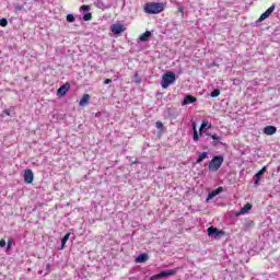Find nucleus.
I'll list each match as a JSON object with an SVG mask.
<instances>
[{"label": "nucleus", "instance_id": "1", "mask_svg": "<svg viewBox=\"0 0 280 280\" xmlns=\"http://www.w3.org/2000/svg\"><path fill=\"white\" fill-rule=\"evenodd\" d=\"M165 10L161 2H149L144 4L145 14H161Z\"/></svg>", "mask_w": 280, "mask_h": 280}, {"label": "nucleus", "instance_id": "2", "mask_svg": "<svg viewBox=\"0 0 280 280\" xmlns=\"http://www.w3.org/2000/svg\"><path fill=\"white\" fill-rule=\"evenodd\" d=\"M222 163H224V156L222 155L213 156L210 163L208 164L209 172H218L220 167H222Z\"/></svg>", "mask_w": 280, "mask_h": 280}, {"label": "nucleus", "instance_id": "3", "mask_svg": "<svg viewBox=\"0 0 280 280\" xmlns=\"http://www.w3.org/2000/svg\"><path fill=\"white\" fill-rule=\"evenodd\" d=\"M174 82H176V74L174 72H166L162 77L161 86L162 89H168Z\"/></svg>", "mask_w": 280, "mask_h": 280}, {"label": "nucleus", "instance_id": "4", "mask_svg": "<svg viewBox=\"0 0 280 280\" xmlns=\"http://www.w3.org/2000/svg\"><path fill=\"white\" fill-rule=\"evenodd\" d=\"M208 235H209V237L218 238V237H220V235L224 236L225 232L223 230H218V228L210 226V228H208Z\"/></svg>", "mask_w": 280, "mask_h": 280}, {"label": "nucleus", "instance_id": "5", "mask_svg": "<svg viewBox=\"0 0 280 280\" xmlns=\"http://www.w3.org/2000/svg\"><path fill=\"white\" fill-rule=\"evenodd\" d=\"M174 275H176V270L171 269V270L162 271L158 275L152 276L151 280L163 279L164 277H174Z\"/></svg>", "mask_w": 280, "mask_h": 280}, {"label": "nucleus", "instance_id": "6", "mask_svg": "<svg viewBox=\"0 0 280 280\" xmlns=\"http://www.w3.org/2000/svg\"><path fill=\"white\" fill-rule=\"evenodd\" d=\"M69 91H71V84L69 82H66L63 85H61L57 90V96L65 97V95H67V93H69Z\"/></svg>", "mask_w": 280, "mask_h": 280}, {"label": "nucleus", "instance_id": "7", "mask_svg": "<svg viewBox=\"0 0 280 280\" xmlns=\"http://www.w3.org/2000/svg\"><path fill=\"white\" fill-rule=\"evenodd\" d=\"M24 182L26 185H32L34 183V172H32V170L28 168L24 172Z\"/></svg>", "mask_w": 280, "mask_h": 280}, {"label": "nucleus", "instance_id": "8", "mask_svg": "<svg viewBox=\"0 0 280 280\" xmlns=\"http://www.w3.org/2000/svg\"><path fill=\"white\" fill-rule=\"evenodd\" d=\"M264 135H267L268 137L272 135H277V127L275 126H266L262 130Z\"/></svg>", "mask_w": 280, "mask_h": 280}, {"label": "nucleus", "instance_id": "9", "mask_svg": "<svg viewBox=\"0 0 280 280\" xmlns=\"http://www.w3.org/2000/svg\"><path fill=\"white\" fill-rule=\"evenodd\" d=\"M222 191H224V188L222 186L212 190L211 192L208 194V200H213V198H215V196H218L219 194H222Z\"/></svg>", "mask_w": 280, "mask_h": 280}, {"label": "nucleus", "instance_id": "10", "mask_svg": "<svg viewBox=\"0 0 280 280\" xmlns=\"http://www.w3.org/2000/svg\"><path fill=\"white\" fill-rule=\"evenodd\" d=\"M113 34H121L122 32H126V27L121 24H114L112 26Z\"/></svg>", "mask_w": 280, "mask_h": 280}, {"label": "nucleus", "instance_id": "11", "mask_svg": "<svg viewBox=\"0 0 280 280\" xmlns=\"http://www.w3.org/2000/svg\"><path fill=\"white\" fill-rule=\"evenodd\" d=\"M198 102V98L196 96L187 95L184 98V102L182 103V106H187V104H194Z\"/></svg>", "mask_w": 280, "mask_h": 280}, {"label": "nucleus", "instance_id": "12", "mask_svg": "<svg viewBox=\"0 0 280 280\" xmlns=\"http://www.w3.org/2000/svg\"><path fill=\"white\" fill-rule=\"evenodd\" d=\"M151 36H152V32L145 31L143 34H141V35L139 36V40H140L141 43H148V40L150 39Z\"/></svg>", "mask_w": 280, "mask_h": 280}, {"label": "nucleus", "instance_id": "13", "mask_svg": "<svg viewBox=\"0 0 280 280\" xmlns=\"http://www.w3.org/2000/svg\"><path fill=\"white\" fill-rule=\"evenodd\" d=\"M250 209H253V205L250 203H246L240 211V213H237L236 215H244L246 213H248L250 211Z\"/></svg>", "mask_w": 280, "mask_h": 280}, {"label": "nucleus", "instance_id": "14", "mask_svg": "<svg viewBox=\"0 0 280 280\" xmlns=\"http://www.w3.org/2000/svg\"><path fill=\"white\" fill-rule=\"evenodd\" d=\"M148 259H149L148 254H140V255L136 258V261H137V264H143V262L148 261Z\"/></svg>", "mask_w": 280, "mask_h": 280}, {"label": "nucleus", "instance_id": "15", "mask_svg": "<svg viewBox=\"0 0 280 280\" xmlns=\"http://www.w3.org/2000/svg\"><path fill=\"white\" fill-rule=\"evenodd\" d=\"M209 156L208 152H201L198 156V159L196 160V164L200 165L201 162L205 161V159H207Z\"/></svg>", "mask_w": 280, "mask_h": 280}, {"label": "nucleus", "instance_id": "16", "mask_svg": "<svg viewBox=\"0 0 280 280\" xmlns=\"http://www.w3.org/2000/svg\"><path fill=\"white\" fill-rule=\"evenodd\" d=\"M91 96L89 94H83L82 98L80 100L79 106H85V104H89Z\"/></svg>", "mask_w": 280, "mask_h": 280}, {"label": "nucleus", "instance_id": "17", "mask_svg": "<svg viewBox=\"0 0 280 280\" xmlns=\"http://www.w3.org/2000/svg\"><path fill=\"white\" fill-rule=\"evenodd\" d=\"M69 237H71V233H67L62 240H61V248H65V244H67V242H69Z\"/></svg>", "mask_w": 280, "mask_h": 280}, {"label": "nucleus", "instance_id": "18", "mask_svg": "<svg viewBox=\"0 0 280 280\" xmlns=\"http://www.w3.org/2000/svg\"><path fill=\"white\" fill-rule=\"evenodd\" d=\"M208 137H211V139H213L215 142H214V145H218V143H220V136H218L217 133L214 135H211V133H207Z\"/></svg>", "mask_w": 280, "mask_h": 280}, {"label": "nucleus", "instance_id": "19", "mask_svg": "<svg viewBox=\"0 0 280 280\" xmlns=\"http://www.w3.org/2000/svg\"><path fill=\"white\" fill-rule=\"evenodd\" d=\"M155 127L158 128V130H161L163 132V130H165V126L163 125L162 121L158 120L155 122Z\"/></svg>", "mask_w": 280, "mask_h": 280}, {"label": "nucleus", "instance_id": "20", "mask_svg": "<svg viewBox=\"0 0 280 280\" xmlns=\"http://www.w3.org/2000/svg\"><path fill=\"white\" fill-rule=\"evenodd\" d=\"M192 130H194L192 139L194 141H198L200 138L198 137V130H196V125L192 126Z\"/></svg>", "mask_w": 280, "mask_h": 280}, {"label": "nucleus", "instance_id": "21", "mask_svg": "<svg viewBox=\"0 0 280 280\" xmlns=\"http://www.w3.org/2000/svg\"><path fill=\"white\" fill-rule=\"evenodd\" d=\"M266 170H267V167L264 166L260 171H258V173H256L255 177L261 178L262 174H266Z\"/></svg>", "mask_w": 280, "mask_h": 280}, {"label": "nucleus", "instance_id": "22", "mask_svg": "<svg viewBox=\"0 0 280 280\" xmlns=\"http://www.w3.org/2000/svg\"><path fill=\"white\" fill-rule=\"evenodd\" d=\"M275 8H276V5L272 4V5L267 10V12H265V14L269 18L270 14H272V12H275Z\"/></svg>", "mask_w": 280, "mask_h": 280}, {"label": "nucleus", "instance_id": "23", "mask_svg": "<svg viewBox=\"0 0 280 280\" xmlns=\"http://www.w3.org/2000/svg\"><path fill=\"white\" fill-rule=\"evenodd\" d=\"M266 19H268V15L264 12L256 21V23H261L262 21H266Z\"/></svg>", "mask_w": 280, "mask_h": 280}, {"label": "nucleus", "instance_id": "24", "mask_svg": "<svg viewBox=\"0 0 280 280\" xmlns=\"http://www.w3.org/2000/svg\"><path fill=\"white\" fill-rule=\"evenodd\" d=\"M80 10H81L82 12H89V10H91V5H89V4H83V5H81Z\"/></svg>", "mask_w": 280, "mask_h": 280}, {"label": "nucleus", "instance_id": "25", "mask_svg": "<svg viewBox=\"0 0 280 280\" xmlns=\"http://www.w3.org/2000/svg\"><path fill=\"white\" fill-rule=\"evenodd\" d=\"M66 20L68 21V23H74L75 18L73 16V14H68Z\"/></svg>", "mask_w": 280, "mask_h": 280}, {"label": "nucleus", "instance_id": "26", "mask_svg": "<svg viewBox=\"0 0 280 280\" xmlns=\"http://www.w3.org/2000/svg\"><path fill=\"white\" fill-rule=\"evenodd\" d=\"M0 26H1V27H8V20H7L5 18H2V19L0 20Z\"/></svg>", "mask_w": 280, "mask_h": 280}, {"label": "nucleus", "instance_id": "27", "mask_svg": "<svg viewBox=\"0 0 280 280\" xmlns=\"http://www.w3.org/2000/svg\"><path fill=\"white\" fill-rule=\"evenodd\" d=\"M220 95V90L215 89L211 92L210 97H218Z\"/></svg>", "mask_w": 280, "mask_h": 280}, {"label": "nucleus", "instance_id": "28", "mask_svg": "<svg viewBox=\"0 0 280 280\" xmlns=\"http://www.w3.org/2000/svg\"><path fill=\"white\" fill-rule=\"evenodd\" d=\"M91 19H93L92 13H86V14L83 15V21H91Z\"/></svg>", "mask_w": 280, "mask_h": 280}, {"label": "nucleus", "instance_id": "29", "mask_svg": "<svg viewBox=\"0 0 280 280\" xmlns=\"http://www.w3.org/2000/svg\"><path fill=\"white\" fill-rule=\"evenodd\" d=\"M207 126H209V122L203 121V122L201 124V126H200V130L207 128Z\"/></svg>", "mask_w": 280, "mask_h": 280}, {"label": "nucleus", "instance_id": "30", "mask_svg": "<svg viewBox=\"0 0 280 280\" xmlns=\"http://www.w3.org/2000/svg\"><path fill=\"white\" fill-rule=\"evenodd\" d=\"M177 12H180L182 13V16H185V10L183 9V7H179L177 9Z\"/></svg>", "mask_w": 280, "mask_h": 280}, {"label": "nucleus", "instance_id": "31", "mask_svg": "<svg viewBox=\"0 0 280 280\" xmlns=\"http://www.w3.org/2000/svg\"><path fill=\"white\" fill-rule=\"evenodd\" d=\"M5 246V240L1 238L0 240V248H4Z\"/></svg>", "mask_w": 280, "mask_h": 280}, {"label": "nucleus", "instance_id": "32", "mask_svg": "<svg viewBox=\"0 0 280 280\" xmlns=\"http://www.w3.org/2000/svg\"><path fill=\"white\" fill-rule=\"evenodd\" d=\"M11 248H12V241H9L7 245V250H10Z\"/></svg>", "mask_w": 280, "mask_h": 280}, {"label": "nucleus", "instance_id": "33", "mask_svg": "<svg viewBox=\"0 0 280 280\" xmlns=\"http://www.w3.org/2000/svg\"><path fill=\"white\" fill-rule=\"evenodd\" d=\"M46 270H47V272L45 275H47L49 272V270H51V264L46 265Z\"/></svg>", "mask_w": 280, "mask_h": 280}, {"label": "nucleus", "instance_id": "34", "mask_svg": "<svg viewBox=\"0 0 280 280\" xmlns=\"http://www.w3.org/2000/svg\"><path fill=\"white\" fill-rule=\"evenodd\" d=\"M110 82H113V80H110V79H105L104 80V84H110Z\"/></svg>", "mask_w": 280, "mask_h": 280}, {"label": "nucleus", "instance_id": "35", "mask_svg": "<svg viewBox=\"0 0 280 280\" xmlns=\"http://www.w3.org/2000/svg\"><path fill=\"white\" fill-rule=\"evenodd\" d=\"M259 180H261V178L257 177L256 182L254 183L255 186L259 185Z\"/></svg>", "mask_w": 280, "mask_h": 280}, {"label": "nucleus", "instance_id": "36", "mask_svg": "<svg viewBox=\"0 0 280 280\" xmlns=\"http://www.w3.org/2000/svg\"><path fill=\"white\" fill-rule=\"evenodd\" d=\"M159 170H163V167H162V166H160V167H159Z\"/></svg>", "mask_w": 280, "mask_h": 280}]
</instances>
